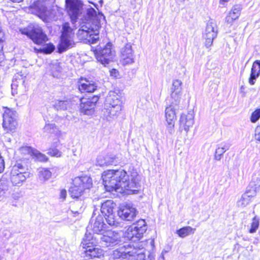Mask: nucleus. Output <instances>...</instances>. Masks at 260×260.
Wrapping results in <instances>:
<instances>
[{
    "instance_id": "1",
    "label": "nucleus",
    "mask_w": 260,
    "mask_h": 260,
    "mask_svg": "<svg viewBox=\"0 0 260 260\" xmlns=\"http://www.w3.org/2000/svg\"><path fill=\"white\" fill-rule=\"evenodd\" d=\"M104 186L108 191H115L120 193H136L140 186V176L137 173H133L131 176L122 169L109 170L105 171L102 175Z\"/></svg>"
},
{
    "instance_id": "2",
    "label": "nucleus",
    "mask_w": 260,
    "mask_h": 260,
    "mask_svg": "<svg viewBox=\"0 0 260 260\" xmlns=\"http://www.w3.org/2000/svg\"><path fill=\"white\" fill-rule=\"evenodd\" d=\"M105 17L102 14H96L92 8H88L86 15L81 19L80 28L77 35L79 40L86 44H95L99 40L101 21Z\"/></svg>"
},
{
    "instance_id": "3",
    "label": "nucleus",
    "mask_w": 260,
    "mask_h": 260,
    "mask_svg": "<svg viewBox=\"0 0 260 260\" xmlns=\"http://www.w3.org/2000/svg\"><path fill=\"white\" fill-rule=\"evenodd\" d=\"M92 185V179L90 177L86 176L76 177L73 180V185L69 190L71 197L79 198L88 191Z\"/></svg>"
},
{
    "instance_id": "4",
    "label": "nucleus",
    "mask_w": 260,
    "mask_h": 260,
    "mask_svg": "<svg viewBox=\"0 0 260 260\" xmlns=\"http://www.w3.org/2000/svg\"><path fill=\"white\" fill-rule=\"evenodd\" d=\"M72 31L73 30L69 23L66 22L62 25L60 42L58 47L59 53L63 52L69 47H72L74 44L73 41L74 34Z\"/></svg>"
},
{
    "instance_id": "5",
    "label": "nucleus",
    "mask_w": 260,
    "mask_h": 260,
    "mask_svg": "<svg viewBox=\"0 0 260 260\" xmlns=\"http://www.w3.org/2000/svg\"><path fill=\"white\" fill-rule=\"evenodd\" d=\"M96 58L98 61L106 66L113 61L115 52L111 43H108L103 48L95 51Z\"/></svg>"
},
{
    "instance_id": "6",
    "label": "nucleus",
    "mask_w": 260,
    "mask_h": 260,
    "mask_svg": "<svg viewBox=\"0 0 260 260\" xmlns=\"http://www.w3.org/2000/svg\"><path fill=\"white\" fill-rule=\"evenodd\" d=\"M100 244L103 247L114 246L119 244L121 241L120 235L112 231H105L102 234L99 235Z\"/></svg>"
},
{
    "instance_id": "7",
    "label": "nucleus",
    "mask_w": 260,
    "mask_h": 260,
    "mask_svg": "<svg viewBox=\"0 0 260 260\" xmlns=\"http://www.w3.org/2000/svg\"><path fill=\"white\" fill-rule=\"evenodd\" d=\"M217 31L216 21L213 19H210L207 22L204 32V37L205 39V43L207 47L208 48L212 46L213 40L217 36Z\"/></svg>"
},
{
    "instance_id": "8",
    "label": "nucleus",
    "mask_w": 260,
    "mask_h": 260,
    "mask_svg": "<svg viewBox=\"0 0 260 260\" xmlns=\"http://www.w3.org/2000/svg\"><path fill=\"white\" fill-rule=\"evenodd\" d=\"M66 5L72 20L75 21L82 12V3L80 0H66Z\"/></svg>"
},
{
    "instance_id": "9",
    "label": "nucleus",
    "mask_w": 260,
    "mask_h": 260,
    "mask_svg": "<svg viewBox=\"0 0 260 260\" xmlns=\"http://www.w3.org/2000/svg\"><path fill=\"white\" fill-rule=\"evenodd\" d=\"M106 104L111 108L110 113H117L121 110L120 95L114 91H110L105 100Z\"/></svg>"
},
{
    "instance_id": "10",
    "label": "nucleus",
    "mask_w": 260,
    "mask_h": 260,
    "mask_svg": "<svg viewBox=\"0 0 260 260\" xmlns=\"http://www.w3.org/2000/svg\"><path fill=\"white\" fill-rule=\"evenodd\" d=\"M89 228L98 235L103 233L105 231L106 224L104 223L103 215H98L95 216V214H94L91 218Z\"/></svg>"
},
{
    "instance_id": "11",
    "label": "nucleus",
    "mask_w": 260,
    "mask_h": 260,
    "mask_svg": "<svg viewBox=\"0 0 260 260\" xmlns=\"http://www.w3.org/2000/svg\"><path fill=\"white\" fill-rule=\"evenodd\" d=\"M137 213L135 207L129 204H126L120 206L118 215L122 220L132 221L136 217Z\"/></svg>"
},
{
    "instance_id": "12",
    "label": "nucleus",
    "mask_w": 260,
    "mask_h": 260,
    "mask_svg": "<svg viewBox=\"0 0 260 260\" xmlns=\"http://www.w3.org/2000/svg\"><path fill=\"white\" fill-rule=\"evenodd\" d=\"M134 52L130 43L126 44L120 51V62L123 65L134 62Z\"/></svg>"
},
{
    "instance_id": "13",
    "label": "nucleus",
    "mask_w": 260,
    "mask_h": 260,
    "mask_svg": "<svg viewBox=\"0 0 260 260\" xmlns=\"http://www.w3.org/2000/svg\"><path fill=\"white\" fill-rule=\"evenodd\" d=\"M30 39L37 44H42L47 40V36L43 31L42 28L37 24L33 25Z\"/></svg>"
},
{
    "instance_id": "14",
    "label": "nucleus",
    "mask_w": 260,
    "mask_h": 260,
    "mask_svg": "<svg viewBox=\"0 0 260 260\" xmlns=\"http://www.w3.org/2000/svg\"><path fill=\"white\" fill-rule=\"evenodd\" d=\"M15 169L12 171L11 180L14 185L21 186L26 178L29 177V174L26 172H17Z\"/></svg>"
},
{
    "instance_id": "15",
    "label": "nucleus",
    "mask_w": 260,
    "mask_h": 260,
    "mask_svg": "<svg viewBox=\"0 0 260 260\" xmlns=\"http://www.w3.org/2000/svg\"><path fill=\"white\" fill-rule=\"evenodd\" d=\"M182 82L181 80L176 79L173 80L172 86L171 88V97L174 102L179 103L182 95Z\"/></svg>"
},
{
    "instance_id": "16",
    "label": "nucleus",
    "mask_w": 260,
    "mask_h": 260,
    "mask_svg": "<svg viewBox=\"0 0 260 260\" xmlns=\"http://www.w3.org/2000/svg\"><path fill=\"white\" fill-rule=\"evenodd\" d=\"M146 230L145 221L144 219H140L137 223L133 224L132 227L131 233L132 237L135 236L139 239L142 237Z\"/></svg>"
},
{
    "instance_id": "17",
    "label": "nucleus",
    "mask_w": 260,
    "mask_h": 260,
    "mask_svg": "<svg viewBox=\"0 0 260 260\" xmlns=\"http://www.w3.org/2000/svg\"><path fill=\"white\" fill-rule=\"evenodd\" d=\"M3 126L8 132H13L17 126L15 115H3Z\"/></svg>"
},
{
    "instance_id": "18",
    "label": "nucleus",
    "mask_w": 260,
    "mask_h": 260,
    "mask_svg": "<svg viewBox=\"0 0 260 260\" xmlns=\"http://www.w3.org/2000/svg\"><path fill=\"white\" fill-rule=\"evenodd\" d=\"M96 84L92 81H89L86 79H81L79 82L78 88L82 92H93L96 89Z\"/></svg>"
},
{
    "instance_id": "19",
    "label": "nucleus",
    "mask_w": 260,
    "mask_h": 260,
    "mask_svg": "<svg viewBox=\"0 0 260 260\" xmlns=\"http://www.w3.org/2000/svg\"><path fill=\"white\" fill-rule=\"evenodd\" d=\"M241 10V5H235L229 12V15L225 17V22L228 24H232L240 16Z\"/></svg>"
},
{
    "instance_id": "20",
    "label": "nucleus",
    "mask_w": 260,
    "mask_h": 260,
    "mask_svg": "<svg viewBox=\"0 0 260 260\" xmlns=\"http://www.w3.org/2000/svg\"><path fill=\"white\" fill-rule=\"evenodd\" d=\"M180 123L181 126L187 133L194 123L193 115H181Z\"/></svg>"
},
{
    "instance_id": "21",
    "label": "nucleus",
    "mask_w": 260,
    "mask_h": 260,
    "mask_svg": "<svg viewBox=\"0 0 260 260\" xmlns=\"http://www.w3.org/2000/svg\"><path fill=\"white\" fill-rule=\"evenodd\" d=\"M231 147V144L227 142H222L217 145L214 154V159L220 160L224 152L228 150Z\"/></svg>"
},
{
    "instance_id": "22",
    "label": "nucleus",
    "mask_w": 260,
    "mask_h": 260,
    "mask_svg": "<svg viewBox=\"0 0 260 260\" xmlns=\"http://www.w3.org/2000/svg\"><path fill=\"white\" fill-rule=\"evenodd\" d=\"M260 75V60L255 61L253 64L251 70L250 76L249 79V83L251 85L255 83L256 79Z\"/></svg>"
},
{
    "instance_id": "23",
    "label": "nucleus",
    "mask_w": 260,
    "mask_h": 260,
    "mask_svg": "<svg viewBox=\"0 0 260 260\" xmlns=\"http://www.w3.org/2000/svg\"><path fill=\"white\" fill-rule=\"evenodd\" d=\"M100 239L98 235L96 236H91L89 235L88 236H85L83 238L82 242V244L83 245V248L86 249V248H89L94 246H97V244H99Z\"/></svg>"
},
{
    "instance_id": "24",
    "label": "nucleus",
    "mask_w": 260,
    "mask_h": 260,
    "mask_svg": "<svg viewBox=\"0 0 260 260\" xmlns=\"http://www.w3.org/2000/svg\"><path fill=\"white\" fill-rule=\"evenodd\" d=\"M255 196H252V193L246 190L237 201V205L238 207L245 208L251 201V199Z\"/></svg>"
},
{
    "instance_id": "25",
    "label": "nucleus",
    "mask_w": 260,
    "mask_h": 260,
    "mask_svg": "<svg viewBox=\"0 0 260 260\" xmlns=\"http://www.w3.org/2000/svg\"><path fill=\"white\" fill-rule=\"evenodd\" d=\"M249 189L247 190L252 193V196H256L260 188V178L256 175L252 176V180L249 185Z\"/></svg>"
},
{
    "instance_id": "26",
    "label": "nucleus",
    "mask_w": 260,
    "mask_h": 260,
    "mask_svg": "<svg viewBox=\"0 0 260 260\" xmlns=\"http://www.w3.org/2000/svg\"><path fill=\"white\" fill-rule=\"evenodd\" d=\"M86 256L87 258H95L99 257L103 255V250L102 249L94 246L90 247L89 248H86L85 250Z\"/></svg>"
},
{
    "instance_id": "27",
    "label": "nucleus",
    "mask_w": 260,
    "mask_h": 260,
    "mask_svg": "<svg viewBox=\"0 0 260 260\" xmlns=\"http://www.w3.org/2000/svg\"><path fill=\"white\" fill-rule=\"evenodd\" d=\"M101 211L103 214V217L113 212V209L115 204L113 201L107 200L103 203H101Z\"/></svg>"
},
{
    "instance_id": "28",
    "label": "nucleus",
    "mask_w": 260,
    "mask_h": 260,
    "mask_svg": "<svg viewBox=\"0 0 260 260\" xmlns=\"http://www.w3.org/2000/svg\"><path fill=\"white\" fill-rule=\"evenodd\" d=\"M73 106V104L71 100L66 101H58L55 102L53 105L54 108L57 111L59 110H69L71 112L70 110L71 107Z\"/></svg>"
},
{
    "instance_id": "29",
    "label": "nucleus",
    "mask_w": 260,
    "mask_h": 260,
    "mask_svg": "<svg viewBox=\"0 0 260 260\" xmlns=\"http://www.w3.org/2000/svg\"><path fill=\"white\" fill-rule=\"evenodd\" d=\"M121 248L127 258L131 256H135L136 254L140 251V249H138L127 243H125Z\"/></svg>"
},
{
    "instance_id": "30",
    "label": "nucleus",
    "mask_w": 260,
    "mask_h": 260,
    "mask_svg": "<svg viewBox=\"0 0 260 260\" xmlns=\"http://www.w3.org/2000/svg\"><path fill=\"white\" fill-rule=\"evenodd\" d=\"M167 122V131L171 135L174 133V125L176 120V115H166Z\"/></svg>"
},
{
    "instance_id": "31",
    "label": "nucleus",
    "mask_w": 260,
    "mask_h": 260,
    "mask_svg": "<svg viewBox=\"0 0 260 260\" xmlns=\"http://www.w3.org/2000/svg\"><path fill=\"white\" fill-rule=\"evenodd\" d=\"M196 229H193L189 226H184L176 231V233L182 238H185L190 235L193 234Z\"/></svg>"
},
{
    "instance_id": "32",
    "label": "nucleus",
    "mask_w": 260,
    "mask_h": 260,
    "mask_svg": "<svg viewBox=\"0 0 260 260\" xmlns=\"http://www.w3.org/2000/svg\"><path fill=\"white\" fill-rule=\"evenodd\" d=\"M135 257V260H154V254L153 252L147 251V253H144L141 249Z\"/></svg>"
},
{
    "instance_id": "33",
    "label": "nucleus",
    "mask_w": 260,
    "mask_h": 260,
    "mask_svg": "<svg viewBox=\"0 0 260 260\" xmlns=\"http://www.w3.org/2000/svg\"><path fill=\"white\" fill-rule=\"evenodd\" d=\"M126 258L125 254L121 247L114 250L111 255V259L113 260H122V259Z\"/></svg>"
},
{
    "instance_id": "34",
    "label": "nucleus",
    "mask_w": 260,
    "mask_h": 260,
    "mask_svg": "<svg viewBox=\"0 0 260 260\" xmlns=\"http://www.w3.org/2000/svg\"><path fill=\"white\" fill-rule=\"evenodd\" d=\"M52 173L47 169L42 168L39 172V178L40 180L46 181L51 178Z\"/></svg>"
},
{
    "instance_id": "35",
    "label": "nucleus",
    "mask_w": 260,
    "mask_h": 260,
    "mask_svg": "<svg viewBox=\"0 0 260 260\" xmlns=\"http://www.w3.org/2000/svg\"><path fill=\"white\" fill-rule=\"evenodd\" d=\"M45 131L55 134L56 136H60L61 131L54 125V124H46L44 127Z\"/></svg>"
},
{
    "instance_id": "36",
    "label": "nucleus",
    "mask_w": 260,
    "mask_h": 260,
    "mask_svg": "<svg viewBox=\"0 0 260 260\" xmlns=\"http://www.w3.org/2000/svg\"><path fill=\"white\" fill-rule=\"evenodd\" d=\"M84 99H87L86 98H80L79 101L80 102V108L81 112H84L86 114V112L88 111H92L94 107H90V105L89 104H87V101H84Z\"/></svg>"
},
{
    "instance_id": "37",
    "label": "nucleus",
    "mask_w": 260,
    "mask_h": 260,
    "mask_svg": "<svg viewBox=\"0 0 260 260\" xmlns=\"http://www.w3.org/2000/svg\"><path fill=\"white\" fill-rule=\"evenodd\" d=\"M120 159L118 156L114 154H109L106 156V161L108 165H116L119 162Z\"/></svg>"
},
{
    "instance_id": "38",
    "label": "nucleus",
    "mask_w": 260,
    "mask_h": 260,
    "mask_svg": "<svg viewBox=\"0 0 260 260\" xmlns=\"http://www.w3.org/2000/svg\"><path fill=\"white\" fill-rule=\"evenodd\" d=\"M104 216L109 225L115 226L118 225V222L116 221V216L113 212Z\"/></svg>"
},
{
    "instance_id": "39",
    "label": "nucleus",
    "mask_w": 260,
    "mask_h": 260,
    "mask_svg": "<svg viewBox=\"0 0 260 260\" xmlns=\"http://www.w3.org/2000/svg\"><path fill=\"white\" fill-rule=\"evenodd\" d=\"M179 103L172 102V104L167 107L165 110V114H175L179 110L178 104Z\"/></svg>"
},
{
    "instance_id": "40",
    "label": "nucleus",
    "mask_w": 260,
    "mask_h": 260,
    "mask_svg": "<svg viewBox=\"0 0 260 260\" xmlns=\"http://www.w3.org/2000/svg\"><path fill=\"white\" fill-rule=\"evenodd\" d=\"M259 226V219L256 216H254L251 223V228L249 230L250 233H254L256 232Z\"/></svg>"
},
{
    "instance_id": "41",
    "label": "nucleus",
    "mask_w": 260,
    "mask_h": 260,
    "mask_svg": "<svg viewBox=\"0 0 260 260\" xmlns=\"http://www.w3.org/2000/svg\"><path fill=\"white\" fill-rule=\"evenodd\" d=\"M33 156H34L37 160L40 161L46 162L48 160V157L44 154L41 153L38 150L35 149Z\"/></svg>"
},
{
    "instance_id": "42",
    "label": "nucleus",
    "mask_w": 260,
    "mask_h": 260,
    "mask_svg": "<svg viewBox=\"0 0 260 260\" xmlns=\"http://www.w3.org/2000/svg\"><path fill=\"white\" fill-rule=\"evenodd\" d=\"M55 49V46L52 44H46L42 48L40 49L41 52L45 54H50Z\"/></svg>"
},
{
    "instance_id": "43",
    "label": "nucleus",
    "mask_w": 260,
    "mask_h": 260,
    "mask_svg": "<svg viewBox=\"0 0 260 260\" xmlns=\"http://www.w3.org/2000/svg\"><path fill=\"white\" fill-rule=\"evenodd\" d=\"M29 72L26 68H23L21 69L20 71H19L17 73V75H16V79L17 78H19V76L21 77L20 80H22V83L24 82V80L23 79L26 77V76L28 74Z\"/></svg>"
},
{
    "instance_id": "44",
    "label": "nucleus",
    "mask_w": 260,
    "mask_h": 260,
    "mask_svg": "<svg viewBox=\"0 0 260 260\" xmlns=\"http://www.w3.org/2000/svg\"><path fill=\"white\" fill-rule=\"evenodd\" d=\"M20 150L22 154L33 155L35 149L29 146H24L21 147Z\"/></svg>"
},
{
    "instance_id": "45",
    "label": "nucleus",
    "mask_w": 260,
    "mask_h": 260,
    "mask_svg": "<svg viewBox=\"0 0 260 260\" xmlns=\"http://www.w3.org/2000/svg\"><path fill=\"white\" fill-rule=\"evenodd\" d=\"M47 153L51 156H55L57 157H60L62 155L61 152L56 148L49 149Z\"/></svg>"
},
{
    "instance_id": "46",
    "label": "nucleus",
    "mask_w": 260,
    "mask_h": 260,
    "mask_svg": "<svg viewBox=\"0 0 260 260\" xmlns=\"http://www.w3.org/2000/svg\"><path fill=\"white\" fill-rule=\"evenodd\" d=\"M96 165L101 167L108 166L106 161V156H99L96 158Z\"/></svg>"
},
{
    "instance_id": "47",
    "label": "nucleus",
    "mask_w": 260,
    "mask_h": 260,
    "mask_svg": "<svg viewBox=\"0 0 260 260\" xmlns=\"http://www.w3.org/2000/svg\"><path fill=\"white\" fill-rule=\"evenodd\" d=\"M99 100V97L98 96H94L92 99H84V101L87 102V104L90 105V107H95V104Z\"/></svg>"
},
{
    "instance_id": "48",
    "label": "nucleus",
    "mask_w": 260,
    "mask_h": 260,
    "mask_svg": "<svg viewBox=\"0 0 260 260\" xmlns=\"http://www.w3.org/2000/svg\"><path fill=\"white\" fill-rule=\"evenodd\" d=\"M0 189H2V191H4L6 193L7 191L9 190V185L7 182H2L0 185Z\"/></svg>"
},
{
    "instance_id": "49",
    "label": "nucleus",
    "mask_w": 260,
    "mask_h": 260,
    "mask_svg": "<svg viewBox=\"0 0 260 260\" xmlns=\"http://www.w3.org/2000/svg\"><path fill=\"white\" fill-rule=\"evenodd\" d=\"M19 31L21 32L22 34L25 35L30 38V34L31 33V29L29 30L28 28H24L20 29Z\"/></svg>"
},
{
    "instance_id": "50",
    "label": "nucleus",
    "mask_w": 260,
    "mask_h": 260,
    "mask_svg": "<svg viewBox=\"0 0 260 260\" xmlns=\"http://www.w3.org/2000/svg\"><path fill=\"white\" fill-rule=\"evenodd\" d=\"M254 138L260 142V126H257L255 129Z\"/></svg>"
},
{
    "instance_id": "51",
    "label": "nucleus",
    "mask_w": 260,
    "mask_h": 260,
    "mask_svg": "<svg viewBox=\"0 0 260 260\" xmlns=\"http://www.w3.org/2000/svg\"><path fill=\"white\" fill-rule=\"evenodd\" d=\"M260 118V115H251L250 116V120L252 122H255Z\"/></svg>"
},
{
    "instance_id": "52",
    "label": "nucleus",
    "mask_w": 260,
    "mask_h": 260,
    "mask_svg": "<svg viewBox=\"0 0 260 260\" xmlns=\"http://www.w3.org/2000/svg\"><path fill=\"white\" fill-rule=\"evenodd\" d=\"M15 168H16L15 169L16 170L17 172H23V171L24 170L23 168L22 165L20 164H18L17 165L14 166L13 168V170Z\"/></svg>"
},
{
    "instance_id": "53",
    "label": "nucleus",
    "mask_w": 260,
    "mask_h": 260,
    "mask_svg": "<svg viewBox=\"0 0 260 260\" xmlns=\"http://www.w3.org/2000/svg\"><path fill=\"white\" fill-rule=\"evenodd\" d=\"M67 197V191L65 189H61L60 192V198L62 199V201L64 200Z\"/></svg>"
},
{
    "instance_id": "54",
    "label": "nucleus",
    "mask_w": 260,
    "mask_h": 260,
    "mask_svg": "<svg viewBox=\"0 0 260 260\" xmlns=\"http://www.w3.org/2000/svg\"><path fill=\"white\" fill-rule=\"evenodd\" d=\"M4 109H6V110L5 111L4 114H10V113L14 114V113L15 112V111H14L13 110V109H12L8 108L7 107L4 108Z\"/></svg>"
},
{
    "instance_id": "55",
    "label": "nucleus",
    "mask_w": 260,
    "mask_h": 260,
    "mask_svg": "<svg viewBox=\"0 0 260 260\" xmlns=\"http://www.w3.org/2000/svg\"><path fill=\"white\" fill-rule=\"evenodd\" d=\"M251 114H260V109H257L253 112Z\"/></svg>"
},
{
    "instance_id": "56",
    "label": "nucleus",
    "mask_w": 260,
    "mask_h": 260,
    "mask_svg": "<svg viewBox=\"0 0 260 260\" xmlns=\"http://www.w3.org/2000/svg\"><path fill=\"white\" fill-rule=\"evenodd\" d=\"M158 260H165V257L163 253H162L159 257Z\"/></svg>"
},
{
    "instance_id": "57",
    "label": "nucleus",
    "mask_w": 260,
    "mask_h": 260,
    "mask_svg": "<svg viewBox=\"0 0 260 260\" xmlns=\"http://www.w3.org/2000/svg\"><path fill=\"white\" fill-rule=\"evenodd\" d=\"M5 193L4 191H2V189H0V198L5 195Z\"/></svg>"
},
{
    "instance_id": "58",
    "label": "nucleus",
    "mask_w": 260,
    "mask_h": 260,
    "mask_svg": "<svg viewBox=\"0 0 260 260\" xmlns=\"http://www.w3.org/2000/svg\"><path fill=\"white\" fill-rule=\"evenodd\" d=\"M229 0H220V4L223 5L224 3L228 2Z\"/></svg>"
},
{
    "instance_id": "59",
    "label": "nucleus",
    "mask_w": 260,
    "mask_h": 260,
    "mask_svg": "<svg viewBox=\"0 0 260 260\" xmlns=\"http://www.w3.org/2000/svg\"><path fill=\"white\" fill-rule=\"evenodd\" d=\"M175 1H176V2L177 3L179 4V3H183L185 0H175Z\"/></svg>"
},
{
    "instance_id": "60",
    "label": "nucleus",
    "mask_w": 260,
    "mask_h": 260,
    "mask_svg": "<svg viewBox=\"0 0 260 260\" xmlns=\"http://www.w3.org/2000/svg\"><path fill=\"white\" fill-rule=\"evenodd\" d=\"M136 0H131V4H133L135 2Z\"/></svg>"
},
{
    "instance_id": "61",
    "label": "nucleus",
    "mask_w": 260,
    "mask_h": 260,
    "mask_svg": "<svg viewBox=\"0 0 260 260\" xmlns=\"http://www.w3.org/2000/svg\"><path fill=\"white\" fill-rule=\"evenodd\" d=\"M113 72H116V70H115V69L112 70V71L111 72V73H112Z\"/></svg>"
},
{
    "instance_id": "62",
    "label": "nucleus",
    "mask_w": 260,
    "mask_h": 260,
    "mask_svg": "<svg viewBox=\"0 0 260 260\" xmlns=\"http://www.w3.org/2000/svg\"><path fill=\"white\" fill-rule=\"evenodd\" d=\"M13 198H14L15 199H16V197H15V196H13Z\"/></svg>"
},
{
    "instance_id": "63",
    "label": "nucleus",
    "mask_w": 260,
    "mask_h": 260,
    "mask_svg": "<svg viewBox=\"0 0 260 260\" xmlns=\"http://www.w3.org/2000/svg\"><path fill=\"white\" fill-rule=\"evenodd\" d=\"M15 197H16V199L19 198V197L17 196H15Z\"/></svg>"
}]
</instances>
